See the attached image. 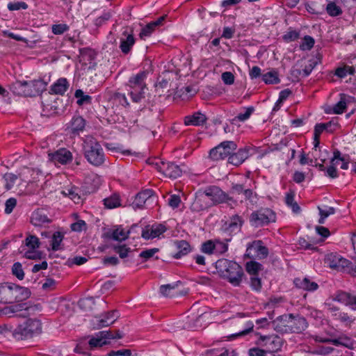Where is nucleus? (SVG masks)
Here are the masks:
<instances>
[{
    "label": "nucleus",
    "instance_id": "nucleus-1",
    "mask_svg": "<svg viewBox=\"0 0 356 356\" xmlns=\"http://www.w3.org/2000/svg\"><path fill=\"white\" fill-rule=\"evenodd\" d=\"M209 200L212 201L213 203L227 202L233 200L232 197L222 191L217 186H211L207 188L204 193H202L196 197L193 207L196 210H204L211 205Z\"/></svg>",
    "mask_w": 356,
    "mask_h": 356
},
{
    "label": "nucleus",
    "instance_id": "nucleus-2",
    "mask_svg": "<svg viewBox=\"0 0 356 356\" xmlns=\"http://www.w3.org/2000/svg\"><path fill=\"white\" fill-rule=\"evenodd\" d=\"M216 267L220 275L234 286H240L244 277L242 267L236 262L226 259L216 261Z\"/></svg>",
    "mask_w": 356,
    "mask_h": 356
},
{
    "label": "nucleus",
    "instance_id": "nucleus-3",
    "mask_svg": "<svg viewBox=\"0 0 356 356\" xmlns=\"http://www.w3.org/2000/svg\"><path fill=\"white\" fill-rule=\"evenodd\" d=\"M47 83L42 79L29 81H17L10 86L11 91L18 96L35 97L46 90Z\"/></svg>",
    "mask_w": 356,
    "mask_h": 356
},
{
    "label": "nucleus",
    "instance_id": "nucleus-4",
    "mask_svg": "<svg viewBox=\"0 0 356 356\" xmlns=\"http://www.w3.org/2000/svg\"><path fill=\"white\" fill-rule=\"evenodd\" d=\"M42 332V323L37 318H29L17 325L13 336L17 340H25L39 335Z\"/></svg>",
    "mask_w": 356,
    "mask_h": 356
},
{
    "label": "nucleus",
    "instance_id": "nucleus-5",
    "mask_svg": "<svg viewBox=\"0 0 356 356\" xmlns=\"http://www.w3.org/2000/svg\"><path fill=\"white\" fill-rule=\"evenodd\" d=\"M84 156L87 161L95 166L102 165L105 161L101 145L93 138L87 137L83 143Z\"/></svg>",
    "mask_w": 356,
    "mask_h": 356
},
{
    "label": "nucleus",
    "instance_id": "nucleus-6",
    "mask_svg": "<svg viewBox=\"0 0 356 356\" xmlns=\"http://www.w3.org/2000/svg\"><path fill=\"white\" fill-rule=\"evenodd\" d=\"M275 212L270 209L265 208L252 212L250 216V222L252 226L258 227L275 222Z\"/></svg>",
    "mask_w": 356,
    "mask_h": 356
},
{
    "label": "nucleus",
    "instance_id": "nucleus-7",
    "mask_svg": "<svg viewBox=\"0 0 356 356\" xmlns=\"http://www.w3.org/2000/svg\"><path fill=\"white\" fill-rule=\"evenodd\" d=\"M237 145L234 141H224L209 152V157L212 160L218 161L230 156L236 149Z\"/></svg>",
    "mask_w": 356,
    "mask_h": 356
},
{
    "label": "nucleus",
    "instance_id": "nucleus-8",
    "mask_svg": "<svg viewBox=\"0 0 356 356\" xmlns=\"http://www.w3.org/2000/svg\"><path fill=\"white\" fill-rule=\"evenodd\" d=\"M268 250L260 240L248 243L245 257L253 259H263L268 257Z\"/></svg>",
    "mask_w": 356,
    "mask_h": 356
},
{
    "label": "nucleus",
    "instance_id": "nucleus-9",
    "mask_svg": "<svg viewBox=\"0 0 356 356\" xmlns=\"http://www.w3.org/2000/svg\"><path fill=\"white\" fill-rule=\"evenodd\" d=\"M159 172L165 177L171 179H176L178 176V166L173 163H165L160 160L154 161L150 163Z\"/></svg>",
    "mask_w": 356,
    "mask_h": 356
},
{
    "label": "nucleus",
    "instance_id": "nucleus-10",
    "mask_svg": "<svg viewBox=\"0 0 356 356\" xmlns=\"http://www.w3.org/2000/svg\"><path fill=\"white\" fill-rule=\"evenodd\" d=\"M261 345L266 348L268 353H275L281 349L282 346V339L277 335L260 336Z\"/></svg>",
    "mask_w": 356,
    "mask_h": 356
},
{
    "label": "nucleus",
    "instance_id": "nucleus-11",
    "mask_svg": "<svg viewBox=\"0 0 356 356\" xmlns=\"http://www.w3.org/2000/svg\"><path fill=\"white\" fill-rule=\"evenodd\" d=\"M49 160L54 164L66 165L73 159L72 152L66 148H60L54 152L48 154Z\"/></svg>",
    "mask_w": 356,
    "mask_h": 356
},
{
    "label": "nucleus",
    "instance_id": "nucleus-12",
    "mask_svg": "<svg viewBox=\"0 0 356 356\" xmlns=\"http://www.w3.org/2000/svg\"><path fill=\"white\" fill-rule=\"evenodd\" d=\"M325 263L330 268L337 270L345 269L350 264V261L336 253L328 254L325 257Z\"/></svg>",
    "mask_w": 356,
    "mask_h": 356
},
{
    "label": "nucleus",
    "instance_id": "nucleus-13",
    "mask_svg": "<svg viewBox=\"0 0 356 356\" xmlns=\"http://www.w3.org/2000/svg\"><path fill=\"white\" fill-rule=\"evenodd\" d=\"M327 309L334 320L339 321L346 327H350L356 320L355 318H353L348 313L341 311L336 306L328 305Z\"/></svg>",
    "mask_w": 356,
    "mask_h": 356
},
{
    "label": "nucleus",
    "instance_id": "nucleus-14",
    "mask_svg": "<svg viewBox=\"0 0 356 356\" xmlns=\"http://www.w3.org/2000/svg\"><path fill=\"white\" fill-rule=\"evenodd\" d=\"M290 317L288 319L289 332L300 333L304 331L307 327V322L306 319L300 316H294L293 314L286 315Z\"/></svg>",
    "mask_w": 356,
    "mask_h": 356
},
{
    "label": "nucleus",
    "instance_id": "nucleus-15",
    "mask_svg": "<svg viewBox=\"0 0 356 356\" xmlns=\"http://www.w3.org/2000/svg\"><path fill=\"white\" fill-rule=\"evenodd\" d=\"M128 27H125L120 38V49L124 54H127L131 51L132 47L135 44V38L134 36L133 31L129 32Z\"/></svg>",
    "mask_w": 356,
    "mask_h": 356
},
{
    "label": "nucleus",
    "instance_id": "nucleus-16",
    "mask_svg": "<svg viewBox=\"0 0 356 356\" xmlns=\"http://www.w3.org/2000/svg\"><path fill=\"white\" fill-rule=\"evenodd\" d=\"M165 230V226L162 224L148 225L143 229L141 236L145 240L153 239L159 237Z\"/></svg>",
    "mask_w": 356,
    "mask_h": 356
},
{
    "label": "nucleus",
    "instance_id": "nucleus-17",
    "mask_svg": "<svg viewBox=\"0 0 356 356\" xmlns=\"http://www.w3.org/2000/svg\"><path fill=\"white\" fill-rule=\"evenodd\" d=\"M31 292L27 288L11 284L10 304L15 302H22L29 298Z\"/></svg>",
    "mask_w": 356,
    "mask_h": 356
},
{
    "label": "nucleus",
    "instance_id": "nucleus-18",
    "mask_svg": "<svg viewBox=\"0 0 356 356\" xmlns=\"http://www.w3.org/2000/svg\"><path fill=\"white\" fill-rule=\"evenodd\" d=\"M333 300L348 306L352 310L356 311V296L349 293L339 291L332 298Z\"/></svg>",
    "mask_w": 356,
    "mask_h": 356
},
{
    "label": "nucleus",
    "instance_id": "nucleus-19",
    "mask_svg": "<svg viewBox=\"0 0 356 356\" xmlns=\"http://www.w3.org/2000/svg\"><path fill=\"white\" fill-rule=\"evenodd\" d=\"M152 189H145L142 192L138 193L132 203L133 207L134 209H141L147 201L155 200L156 197Z\"/></svg>",
    "mask_w": 356,
    "mask_h": 356
},
{
    "label": "nucleus",
    "instance_id": "nucleus-20",
    "mask_svg": "<svg viewBox=\"0 0 356 356\" xmlns=\"http://www.w3.org/2000/svg\"><path fill=\"white\" fill-rule=\"evenodd\" d=\"M230 193L236 197L243 195V198L240 200L242 203L243 200H249L251 202H253V191L252 189L245 188L243 184H232L230 189Z\"/></svg>",
    "mask_w": 356,
    "mask_h": 356
},
{
    "label": "nucleus",
    "instance_id": "nucleus-21",
    "mask_svg": "<svg viewBox=\"0 0 356 356\" xmlns=\"http://www.w3.org/2000/svg\"><path fill=\"white\" fill-rule=\"evenodd\" d=\"M136 227V225H134L128 231H124V229L121 226H119L112 232H108L107 236L114 241H123L128 238L129 234L134 232Z\"/></svg>",
    "mask_w": 356,
    "mask_h": 356
},
{
    "label": "nucleus",
    "instance_id": "nucleus-22",
    "mask_svg": "<svg viewBox=\"0 0 356 356\" xmlns=\"http://www.w3.org/2000/svg\"><path fill=\"white\" fill-rule=\"evenodd\" d=\"M33 311L34 307H29L26 303H19L10 306H7L1 310L3 315L8 317L13 316L15 313L22 311Z\"/></svg>",
    "mask_w": 356,
    "mask_h": 356
},
{
    "label": "nucleus",
    "instance_id": "nucleus-23",
    "mask_svg": "<svg viewBox=\"0 0 356 356\" xmlns=\"http://www.w3.org/2000/svg\"><path fill=\"white\" fill-rule=\"evenodd\" d=\"M293 283L296 287L310 292L315 291L318 288V284L312 281L308 277L296 278L293 281Z\"/></svg>",
    "mask_w": 356,
    "mask_h": 356
},
{
    "label": "nucleus",
    "instance_id": "nucleus-24",
    "mask_svg": "<svg viewBox=\"0 0 356 356\" xmlns=\"http://www.w3.org/2000/svg\"><path fill=\"white\" fill-rule=\"evenodd\" d=\"M118 316L116 315L115 311H111L106 313L103 318L96 319V323H95V328L99 329L103 327H107L113 323L117 319Z\"/></svg>",
    "mask_w": 356,
    "mask_h": 356
},
{
    "label": "nucleus",
    "instance_id": "nucleus-25",
    "mask_svg": "<svg viewBox=\"0 0 356 356\" xmlns=\"http://www.w3.org/2000/svg\"><path fill=\"white\" fill-rule=\"evenodd\" d=\"M353 97L343 93L340 94L339 101L333 106L332 113L334 114H341L346 109L347 105L350 103Z\"/></svg>",
    "mask_w": 356,
    "mask_h": 356
},
{
    "label": "nucleus",
    "instance_id": "nucleus-26",
    "mask_svg": "<svg viewBox=\"0 0 356 356\" xmlns=\"http://www.w3.org/2000/svg\"><path fill=\"white\" fill-rule=\"evenodd\" d=\"M31 222L34 226H43L51 222V220L42 209H38L32 213Z\"/></svg>",
    "mask_w": 356,
    "mask_h": 356
},
{
    "label": "nucleus",
    "instance_id": "nucleus-27",
    "mask_svg": "<svg viewBox=\"0 0 356 356\" xmlns=\"http://www.w3.org/2000/svg\"><path fill=\"white\" fill-rule=\"evenodd\" d=\"M69 86L67 79L60 78L51 86L50 93L63 95L68 89Z\"/></svg>",
    "mask_w": 356,
    "mask_h": 356
},
{
    "label": "nucleus",
    "instance_id": "nucleus-28",
    "mask_svg": "<svg viewBox=\"0 0 356 356\" xmlns=\"http://www.w3.org/2000/svg\"><path fill=\"white\" fill-rule=\"evenodd\" d=\"M249 156V152L246 149H240L237 152L232 154L228 159L229 163L234 165H239Z\"/></svg>",
    "mask_w": 356,
    "mask_h": 356
},
{
    "label": "nucleus",
    "instance_id": "nucleus-29",
    "mask_svg": "<svg viewBox=\"0 0 356 356\" xmlns=\"http://www.w3.org/2000/svg\"><path fill=\"white\" fill-rule=\"evenodd\" d=\"M165 19V17H161L155 21L151 22L143 27L140 33V38L144 39L148 37L155 30V29L161 26Z\"/></svg>",
    "mask_w": 356,
    "mask_h": 356
},
{
    "label": "nucleus",
    "instance_id": "nucleus-30",
    "mask_svg": "<svg viewBox=\"0 0 356 356\" xmlns=\"http://www.w3.org/2000/svg\"><path fill=\"white\" fill-rule=\"evenodd\" d=\"M42 172L38 168H24L20 175L26 181H35Z\"/></svg>",
    "mask_w": 356,
    "mask_h": 356
},
{
    "label": "nucleus",
    "instance_id": "nucleus-31",
    "mask_svg": "<svg viewBox=\"0 0 356 356\" xmlns=\"http://www.w3.org/2000/svg\"><path fill=\"white\" fill-rule=\"evenodd\" d=\"M206 116L201 113H195L192 115H188L184 118V124L186 126L193 125L200 126L206 122Z\"/></svg>",
    "mask_w": 356,
    "mask_h": 356
},
{
    "label": "nucleus",
    "instance_id": "nucleus-32",
    "mask_svg": "<svg viewBox=\"0 0 356 356\" xmlns=\"http://www.w3.org/2000/svg\"><path fill=\"white\" fill-rule=\"evenodd\" d=\"M288 317L286 315L280 316L276 318L275 321L273 322L274 329L280 333H288L289 331L288 330L289 324H288Z\"/></svg>",
    "mask_w": 356,
    "mask_h": 356
},
{
    "label": "nucleus",
    "instance_id": "nucleus-33",
    "mask_svg": "<svg viewBox=\"0 0 356 356\" xmlns=\"http://www.w3.org/2000/svg\"><path fill=\"white\" fill-rule=\"evenodd\" d=\"M146 72H141L129 79V83L131 88L145 89L144 80L146 78Z\"/></svg>",
    "mask_w": 356,
    "mask_h": 356
},
{
    "label": "nucleus",
    "instance_id": "nucleus-34",
    "mask_svg": "<svg viewBox=\"0 0 356 356\" xmlns=\"http://www.w3.org/2000/svg\"><path fill=\"white\" fill-rule=\"evenodd\" d=\"M11 284H0V302L4 304H10Z\"/></svg>",
    "mask_w": 356,
    "mask_h": 356
},
{
    "label": "nucleus",
    "instance_id": "nucleus-35",
    "mask_svg": "<svg viewBox=\"0 0 356 356\" xmlns=\"http://www.w3.org/2000/svg\"><path fill=\"white\" fill-rule=\"evenodd\" d=\"M242 225V220L238 216H235L232 218L227 227H225V230L230 233H236L239 232Z\"/></svg>",
    "mask_w": 356,
    "mask_h": 356
},
{
    "label": "nucleus",
    "instance_id": "nucleus-36",
    "mask_svg": "<svg viewBox=\"0 0 356 356\" xmlns=\"http://www.w3.org/2000/svg\"><path fill=\"white\" fill-rule=\"evenodd\" d=\"M86 126L85 120L81 116H74L71 121V129L74 134H79Z\"/></svg>",
    "mask_w": 356,
    "mask_h": 356
},
{
    "label": "nucleus",
    "instance_id": "nucleus-37",
    "mask_svg": "<svg viewBox=\"0 0 356 356\" xmlns=\"http://www.w3.org/2000/svg\"><path fill=\"white\" fill-rule=\"evenodd\" d=\"M177 286V282L161 285L159 289V292L164 297L171 298L176 294Z\"/></svg>",
    "mask_w": 356,
    "mask_h": 356
},
{
    "label": "nucleus",
    "instance_id": "nucleus-38",
    "mask_svg": "<svg viewBox=\"0 0 356 356\" xmlns=\"http://www.w3.org/2000/svg\"><path fill=\"white\" fill-rule=\"evenodd\" d=\"M61 193L65 196L69 197L75 203H79L81 199L79 195V188L74 186H67L65 188L61 191Z\"/></svg>",
    "mask_w": 356,
    "mask_h": 356
},
{
    "label": "nucleus",
    "instance_id": "nucleus-39",
    "mask_svg": "<svg viewBox=\"0 0 356 356\" xmlns=\"http://www.w3.org/2000/svg\"><path fill=\"white\" fill-rule=\"evenodd\" d=\"M295 193L293 191H290L286 194L285 197V203L288 207H289L292 211L298 213L300 211V207L298 206V203L295 201L294 199Z\"/></svg>",
    "mask_w": 356,
    "mask_h": 356
},
{
    "label": "nucleus",
    "instance_id": "nucleus-40",
    "mask_svg": "<svg viewBox=\"0 0 356 356\" xmlns=\"http://www.w3.org/2000/svg\"><path fill=\"white\" fill-rule=\"evenodd\" d=\"M108 334L106 332H99L95 334V337H92L88 342L91 348L101 347L106 343L104 340L105 336Z\"/></svg>",
    "mask_w": 356,
    "mask_h": 356
},
{
    "label": "nucleus",
    "instance_id": "nucleus-41",
    "mask_svg": "<svg viewBox=\"0 0 356 356\" xmlns=\"http://www.w3.org/2000/svg\"><path fill=\"white\" fill-rule=\"evenodd\" d=\"M254 111L253 106L244 108V111L238 113L236 117L232 120V124H236L237 122H245L250 118L251 115Z\"/></svg>",
    "mask_w": 356,
    "mask_h": 356
},
{
    "label": "nucleus",
    "instance_id": "nucleus-42",
    "mask_svg": "<svg viewBox=\"0 0 356 356\" xmlns=\"http://www.w3.org/2000/svg\"><path fill=\"white\" fill-rule=\"evenodd\" d=\"M262 80L266 84H276L280 82L278 76V72L275 70H273L262 75Z\"/></svg>",
    "mask_w": 356,
    "mask_h": 356
},
{
    "label": "nucleus",
    "instance_id": "nucleus-43",
    "mask_svg": "<svg viewBox=\"0 0 356 356\" xmlns=\"http://www.w3.org/2000/svg\"><path fill=\"white\" fill-rule=\"evenodd\" d=\"M63 234L60 232H56L51 236V245L54 251L61 249L60 245L63 239Z\"/></svg>",
    "mask_w": 356,
    "mask_h": 356
},
{
    "label": "nucleus",
    "instance_id": "nucleus-44",
    "mask_svg": "<svg viewBox=\"0 0 356 356\" xmlns=\"http://www.w3.org/2000/svg\"><path fill=\"white\" fill-rule=\"evenodd\" d=\"M230 241V238L225 239V241H221L218 239L214 240V254H223L228 250L227 242Z\"/></svg>",
    "mask_w": 356,
    "mask_h": 356
},
{
    "label": "nucleus",
    "instance_id": "nucleus-45",
    "mask_svg": "<svg viewBox=\"0 0 356 356\" xmlns=\"http://www.w3.org/2000/svg\"><path fill=\"white\" fill-rule=\"evenodd\" d=\"M245 269L249 274L254 276L261 270V264L254 261H250L246 263Z\"/></svg>",
    "mask_w": 356,
    "mask_h": 356
},
{
    "label": "nucleus",
    "instance_id": "nucleus-46",
    "mask_svg": "<svg viewBox=\"0 0 356 356\" xmlns=\"http://www.w3.org/2000/svg\"><path fill=\"white\" fill-rule=\"evenodd\" d=\"M104 202L105 207L108 209H113L120 206V197L115 194L105 198Z\"/></svg>",
    "mask_w": 356,
    "mask_h": 356
},
{
    "label": "nucleus",
    "instance_id": "nucleus-47",
    "mask_svg": "<svg viewBox=\"0 0 356 356\" xmlns=\"http://www.w3.org/2000/svg\"><path fill=\"white\" fill-rule=\"evenodd\" d=\"M74 96L76 98L78 99L76 103L79 105H83L84 104H90L91 103V99H92L91 97L88 95H85L82 90H80V89L76 90L75 91Z\"/></svg>",
    "mask_w": 356,
    "mask_h": 356
},
{
    "label": "nucleus",
    "instance_id": "nucleus-48",
    "mask_svg": "<svg viewBox=\"0 0 356 356\" xmlns=\"http://www.w3.org/2000/svg\"><path fill=\"white\" fill-rule=\"evenodd\" d=\"M326 11L332 17H337L342 13L341 8L337 6L334 2H330L327 5Z\"/></svg>",
    "mask_w": 356,
    "mask_h": 356
},
{
    "label": "nucleus",
    "instance_id": "nucleus-49",
    "mask_svg": "<svg viewBox=\"0 0 356 356\" xmlns=\"http://www.w3.org/2000/svg\"><path fill=\"white\" fill-rule=\"evenodd\" d=\"M25 244L29 249L35 250L39 248L40 241L35 236L30 235L26 238Z\"/></svg>",
    "mask_w": 356,
    "mask_h": 356
},
{
    "label": "nucleus",
    "instance_id": "nucleus-50",
    "mask_svg": "<svg viewBox=\"0 0 356 356\" xmlns=\"http://www.w3.org/2000/svg\"><path fill=\"white\" fill-rule=\"evenodd\" d=\"M5 185L7 190H10L15 184L17 179V176L13 173H6L3 176Z\"/></svg>",
    "mask_w": 356,
    "mask_h": 356
},
{
    "label": "nucleus",
    "instance_id": "nucleus-51",
    "mask_svg": "<svg viewBox=\"0 0 356 356\" xmlns=\"http://www.w3.org/2000/svg\"><path fill=\"white\" fill-rule=\"evenodd\" d=\"M314 43L315 40L312 37L305 35L300 47L302 50H310L314 47Z\"/></svg>",
    "mask_w": 356,
    "mask_h": 356
},
{
    "label": "nucleus",
    "instance_id": "nucleus-52",
    "mask_svg": "<svg viewBox=\"0 0 356 356\" xmlns=\"http://www.w3.org/2000/svg\"><path fill=\"white\" fill-rule=\"evenodd\" d=\"M13 274L19 280H22L24 277V273L22 268V266L19 262H16L12 267Z\"/></svg>",
    "mask_w": 356,
    "mask_h": 356
},
{
    "label": "nucleus",
    "instance_id": "nucleus-53",
    "mask_svg": "<svg viewBox=\"0 0 356 356\" xmlns=\"http://www.w3.org/2000/svg\"><path fill=\"white\" fill-rule=\"evenodd\" d=\"M144 90L145 89H143V88H141V89L132 88L131 91L130 92V95L131 97L133 102H138L143 98H144V93H145Z\"/></svg>",
    "mask_w": 356,
    "mask_h": 356
},
{
    "label": "nucleus",
    "instance_id": "nucleus-54",
    "mask_svg": "<svg viewBox=\"0 0 356 356\" xmlns=\"http://www.w3.org/2000/svg\"><path fill=\"white\" fill-rule=\"evenodd\" d=\"M214 241L209 240L202 243L201 250L202 252L211 254H214Z\"/></svg>",
    "mask_w": 356,
    "mask_h": 356
},
{
    "label": "nucleus",
    "instance_id": "nucleus-55",
    "mask_svg": "<svg viewBox=\"0 0 356 356\" xmlns=\"http://www.w3.org/2000/svg\"><path fill=\"white\" fill-rule=\"evenodd\" d=\"M299 37L300 33L298 31L291 30L283 35V39L284 41L289 42L296 40Z\"/></svg>",
    "mask_w": 356,
    "mask_h": 356
},
{
    "label": "nucleus",
    "instance_id": "nucleus-56",
    "mask_svg": "<svg viewBox=\"0 0 356 356\" xmlns=\"http://www.w3.org/2000/svg\"><path fill=\"white\" fill-rule=\"evenodd\" d=\"M69 26L66 24H54L51 27V30L54 34L60 35L68 31Z\"/></svg>",
    "mask_w": 356,
    "mask_h": 356
},
{
    "label": "nucleus",
    "instance_id": "nucleus-57",
    "mask_svg": "<svg viewBox=\"0 0 356 356\" xmlns=\"http://www.w3.org/2000/svg\"><path fill=\"white\" fill-rule=\"evenodd\" d=\"M192 248L189 243L184 241H179V257L182 255H186L191 251Z\"/></svg>",
    "mask_w": 356,
    "mask_h": 356
},
{
    "label": "nucleus",
    "instance_id": "nucleus-58",
    "mask_svg": "<svg viewBox=\"0 0 356 356\" xmlns=\"http://www.w3.org/2000/svg\"><path fill=\"white\" fill-rule=\"evenodd\" d=\"M27 4L23 1L11 2L8 4V8L10 10H19L20 9H26Z\"/></svg>",
    "mask_w": 356,
    "mask_h": 356
},
{
    "label": "nucleus",
    "instance_id": "nucleus-59",
    "mask_svg": "<svg viewBox=\"0 0 356 356\" xmlns=\"http://www.w3.org/2000/svg\"><path fill=\"white\" fill-rule=\"evenodd\" d=\"M93 304L94 301L91 298H83L79 301V307L84 310L91 309Z\"/></svg>",
    "mask_w": 356,
    "mask_h": 356
},
{
    "label": "nucleus",
    "instance_id": "nucleus-60",
    "mask_svg": "<svg viewBox=\"0 0 356 356\" xmlns=\"http://www.w3.org/2000/svg\"><path fill=\"white\" fill-rule=\"evenodd\" d=\"M106 147L108 150H111L113 152H120L123 155L131 154V152L129 150H122L120 146H115L114 144L112 143L106 144Z\"/></svg>",
    "mask_w": 356,
    "mask_h": 356
},
{
    "label": "nucleus",
    "instance_id": "nucleus-61",
    "mask_svg": "<svg viewBox=\"0 0 356 356\" xmlns=\"http://www.w3.org/2000/svg\"><path fill=\"white\" fill-rule=\"evenodd\" d=\"M24 257L29 259H39L41 257V252L35 250L30 249L24 252Z\"/></svg>",
    "mask_w": 356,
    "mask_h": 356
},
{
    "label": "nucleus",
    "instance_id": "nucleus-62",
    "mask_svg": "<svg viewBox=\"0 0 356 356\" xmlns=\"http://www.w3.org/2000/svg\"><path fill=\"white\" fill-rule=\"evenodd\" d=\"M17 204V200L15 198L10 197L6 200L5 206V212L8 214L10 213L13 209L15 207Z\"/></svg>",
    "mask_w": 356,
    "mask_h": 356
},
{
    "label": "nucleus",
    "instance_id": "nucleus-63",
    "mask_svg": "<svg viewBox=\"0 0 356 356\" xmlns=\"http://www.w3.org/2000/svg\"><path fill=\"white\" fill-rule=\"evenodd\" d=\"M221 76L222 80L227 85H232L234 82V76L231 72H225Z\"/></svg>",
    "mask_w": 356,
    "mask_h": 356
},
{
    "label": "nucleus",
    "instance_id": "nucleus-64",
    "mask_svg": "<svg viewBox=\"0 0 356 356\" xmlns=\"http://www.w3.org/2000/svg\"><path fill=\"white\" fill-rule=\"evenodd\" d=\"M115 252L119 254L121 258H125L128 256V253L130 251V248L126 247V245H118L114 248Z\"/></svg>",
    "mask_w": 356,
    "mask_h": 356
}]
</instances>
